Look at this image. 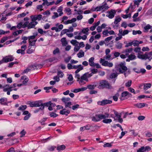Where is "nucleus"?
Instances as JSON below:
<instances>
[{"mask_svg":"<svg viewBox=\"0 0 152 152\" xmlns=\"http://www.w3.org/2000/svg\"><path fill=\"white\" fill-rule=\"evenodd\" d=\"M53 14L54 15L52 16V18L53 19H54L59 16V15H58V14L56 12H55L53 13Z\"/></svg>","mask_w":152,"mask_h":152,"instance_id":"obj_54","label":"nucleus"},{"mask_svg":"<svg viewBox=\"0 0 152 152\" xmlns=\"http://www.w3.org/2000/svg\"><path fill=\"white\" fill-rule=\"evenodd\" d=\"M89 30V29L88 27L84 28L82 30V32L83 33L86 34H88V32Z\"/></svg>","mask_w":152,"mask_h":152,"instance_id":"obj_37","label":"nucleus"},{"mask_svg":"<svg viewBox=\"0 0 152 152\" xmlns=\"http://www.w3.org/2000/svg\"><path fill=\"white\" fill-rule=\"evenodd\" d=\"M23 31V30H19L16 31H15L13 33V34L14 36L17 35L18 34L21 33Z\"/></svg>","mask_w":152,"mask_h":152,"instance_id":"obj_43","label":"nucleus"},{"mask_svg":"<svg viewBox=\"0 0 152 152\" xmlns=\"http://www.w3.org/2000/svg\"><path fill=\"white\" fill-rule=\"evenodd\" d=\"M70 43L74 45H77L79 43L76 40L72 39L70 41Z\"/></svg>","mask_w":152,"mask_h":152,"instance_id":"obj_35","label":"nucleus"},{"mask_svg":"<svg viewBox=\"0 0 152 152\" xmlns=\"http://www.w3.org/2000/svg\"><path fill=\"white\" fill-rule=\"evenodd\" d=\"M21 79L23 80L22 83L23 85H26L28 81V78L25 76H23L21 77Z\"/></svg>","mask_w":152,"mask_h":152,"instance_id":"obj_19","label":"nucleus"},{"mask_svg":"<svg viewBox=\"0 0 152 152\" xmlns=\"http://www.w3.org/2000/svg\"><path fill=\"white\" fill-rule=\"evenodd\" d=\"M79 66H80L79 67V68L77 69L75 71V73H77L80 70L83 69V66H82V65L81 64H80Z\"/></svg>","mask_w":152,"mask_h":152,"instance_id":"obj_40","label":"nucleus"},{"mask_svg":"<svg viewBox=\"0 0 152 152\" xmlns=\"http://www.w3.org/2000/svg\"><path fill=\"white\" fill-rule=\"evenodd\" d=\"M37 23V22L34 21L32 20L29 23L28 21H26L23 24L24 27H27L28 28H34L35 27V25Z\"/></svg>","mask_w":152,"mask_h":152,"instance_id":"obj_3","label":"nucleus"},{"mask_svg":"<svg viewBox=\"0 0 152 152\" xmlns=\"http://www.w3.org/2000/svg\"><path fill=\"white\" fill-rule=\"evenodd\" d=\"M112 102L111 100L108 99H105L101 101L98 102V104L100 105H104L107 104H111Z\"/></svg>","mask_w":152,"mask_h":152,"instance_id":"obj_12","label":"nucleus"},{"mask_svg":"<svg viewBox=\"0 0 152 152\" xmlns=\"http://www.w3.org/2000/svg\"><path fill=\"white\" fill-rule=\"evenodd\" d=\"M99 62L102 64V65L104 66H107L108 62L107 61H105L104 59L101 58Z\"/></svg>","mask_w":152,"mask_h":152,"instance_id":"obj_24","label":"nucleus"},{"mask_svg":"<svg viewBox=\"0 0 152 152\" xmlns=\"http://www.w3.org/2000/svg\"><path fill=\"white\" fill-rule=\"evenodd\" d=\"M151 85L150 83H145L144 84L143 88L144 90H146L148 88H150L151 87Z\"/></svg>","mask_w":152,"mask_h":152,"instance_id":"obj_31","label":"nucleus"},{"mask_svg":"<svg viewBox=\"0 0 152 152\" xmlns=\"http://www.w3.org/2000/svg\"><path fill=\"white\" fill-rule=\"evenodd\" d=\"M61 41L62 43V46H66L68 44V42L65 37L62 38L61 39Z\"/></svg>","mask_w":152,"mask_h":152,"instance_id":"obj_27","label":"nucleus"},{"mask_svg":"<svg viewBox=\"0 0 152 152\" xmlns=\"http://www.w3.org/2000/svg\"><path fill=\"white\" fill-rule=\"evenodd\" d=\"M142 33V32L140 30L135 31L133 30L132 31V34L133 35H135L137 34H140Z\"/></svg>","mask_w":152,"mask_h":152,"instance_id":"obj_49","label":"nucleus"},{"mask_svg":"<svg viewBox=\"0 0 152 152\" xmlns=\"http://www.w3.org/2000/svg\"><path fill=\"white\" fill-rule=\"evenodd\" d=\"M87 89V87H83L80 88L75 89L73 91H72L75 93H77L80 91H83L86 90Z\"/></svg>","mask_w":152,"mask_h":152,"instance_id":"obj_17","label":"nucleus"},{"mask_svg":"<svg viewBox=\"0 0 152 152\" xmlns=\"http://www.w3.org/2000/svg\"><path fill=\"white\" fill-rule=\"evenodd\" d=\"M27 108V106L26 105H21L18 108V110H23L26 109Z\"/></svg>","mask_w":152,"mask_h":152,"instance_id":"obj_47","label":"nucleus"},{"mask_svg":"<svg viewBox=\"0 0 152 152\" xmlns=\"http://www.w3.org/2000/svg\"><path fill=\"white\" fill-rule=\"evenodd\" d=\"M118 75L116 73H111L110 77L111 79L114 78L116 77Z\"/></svg>","mask_w":152,"mask_h":152,"instance_id":"obj_44","label":"nucleus"},{"mask_svg":"<svg viewBox=\"0 0 152 152\" xmlns=\"http://www.w3.org/2000/svg\"><path fill=\"white\" fill-rule=\"evenodd\" d=\"M118 71L120 73H123L127 70V67L125 66V63L121 62L118 65Z\"/></svg>","mask_w":152,"mask_h":152,"instance_id":"obj_5","label":"nucleus"},{"mask_svg":"<svg viewBox=\"0 0 152 152\" xmlns=\"http://www.w3.org/2000/svg\"><path fill=\"white\" fill-rule=\"evenodd\" d=\"M60 53L59 49L58 48H56L53 51V53L54 55L59 53Z\"/></svg>","mask_w":152,"mask_h":152,"instance_id":"obj_46","label":"nucleus"},{"mask_svg":"<svg viewBox=\"0 0 152 152\" xmlns=\"http://www.w3.org/2000/svg\"><path fill=\"white\" fill-rule=\"evenodd\" d=\"M118 120V122L120 123H122L123 121L122 118H121V115H119L116 116Z\"/></svg>","mask_w":152,"mask_h":152,"instance_id":"obj_52","label":"nucleus"},{"mask_svg":"<svg viewBox=\"0 0 152 152\" xmlns=\"http://www.w3.org/2000/svg\"><path fill=\"white\" fill-rule=\"evenodd\" d=\"M28 48V49L26 51L27 53L28 54L32 53L35 50V47L29 46Z\"/></svg>","mask_w":152,"mask_h":152,"instance_id":"obj_16","label":"nucleus"},{"mask_svg":"<svg viewBox=\"0 0 152 152\" xmlns=\"http://www.w3.org/2000/svg\"><path fill=\"white\" fill-rule=\"evenodd\" d=\"M66 148V146L64 145H59L57 147V150L58 151H61L64 150Z\"/></svg>","mask_w":152,"mask_h":152,"instance_id":"obj_33","label":"nucleus"},{"mask_svg":"<svg viewBox=\"0 0 152 152\" xmlns=\"http://www.w3.org/2000/svg\"><path fill=\"white\" fill-rule=\"evenodd\" d=\"M141 48L140 47H137L134 49V51L136 53H142V52L140 51Z\"/></svg>","mask_w":152,"mask_h":152,"instance_id":"obj_45","label":"nucleus"},{"mask_svg":"<svg viewBox=\"0 0 152 152\" xmlns=\"http://www.w3.org/2000/svg\"><path fill=\"white\" fill-rule=\"evenodd\" d=\"M14 58L13 56L12 55H8L7 56H5L3 57L1 61L2 62V64L3 63H7L10 61H11L14 60Z\"/></svg>","mask_w":152,"mask_h":152,"instance_id":"obj_6","label":"nucleus"},{"mask_svg":"<svg viewBox=\"0 0 152 152\" xmlns=\"http://www.w3.org/2000/svg\"><path fill=\"white\" fill-rule=\"evenodd\" d=\"M96 86L94 85L89 84L87 85V88L89 89H93L95 88Z\"/></svg>","mask_w":152,"mask_h":152,"instance_id":"obj_42","label":"nucleus"},{"mask_svg":"<svg viewBox=\"0 0 152 152\" xmlns=\"http://www.w3.org/2000/svg\"><path fill=\"white\" fill-rule=\"evenodd\" d=\"M37 33L34 34L33 35L28 36V42L29 43L32 41H34L36 37L37 36Z\"/></svg>","mask_w":152,"mask_h":152,"instance_id":"obj_18","label":"nucleus"},{"mask_svg":"<svg viewBox=\"0 0 152 152\" xmlns=\"http://www.w3.org/2000/svg\"><path fill=\"white\" fill-rule=\"evenodd\" d=\"M63 7L61 6L57 10V12L59 13V16H61L63 14V13L62 12Z\"/></svg>","mask_w":152,"mask_h":152,"instance_id":"obj_32","label":"nucleus"},{"mask_svg":"<svg viewBox=\"0 0 152 152\" xmlns=\"http://www.w3.org/2000/svg\"><path fill=\"white\" fill-rule=\"evenodd\" d=\"M121 20V18L119 16H116L114 21V23L115 25H113V27L114 28H116L118 27V23L120 22Z\"/></svg>","mask_w":152,"mask_h":152,"instance_id":"obj_11","label":"nucleus"},{"mask_svg":"<svg viewBox=\"0 0 152 152\" xmlns=\"http://www.w3.org/2000/svg\"><path fill=\"white\" fill-rule=\"evenodd\" d=\"M1 17H2L0 21L1 22L3 23L7 19V18L6 16L5 15V16H4L3 15H2Z\"/></svg>","mask_w":152,"mask_h":152,"instance_id":"obj_53","label":"nucleus"},{"mask_svg":"<svg viewBox=\"0 0 152 152\" xmlns=\"http://www.w3.org/2000/svg\"><path fill=\"white\" fill-rule=\"evenodd\" d=\"M129 93L127 91H125L121 94V96L122 97H125L127 96Z\"/></svg>","mask_w":152,"mask_h":152,"instance_id":"obj_62","label":"nucleus"},{"mask_svg":"<svg viewBox=\"0 0 152 152\" xmlns=\"http://www.w3.org/2000/svg\"><path fill=\"white\" fill-rule=\"evenodd\" d=\"M8 39V37H4L2 38L0 41V42L1 43H4L5 41L7 40Z\"/></svg>","mask_w":152,"mask_h":152,"instance_id":"obj_56","label":"nucleus"},{"mask_svg":"<svg viewBox=\"0 0 152 152\" xmlns=\"http://www.w3.org/2000/svg\"><path fill=\"white\" fill-rule=\"evenodd\" d=\"M91 127V126L90 125H87L83 127H81L80 128V130L81 131H83L85 130H89Z\"/></svg>","mask_w":152,"mask_h":152,"instance_id":"obj_23","label":"nucleus"},{"mask_svg":"<svg viewBox=\"0 0 152 152\" xmlns=\"http://www.w3.org/2000/svg\"><path fill=\"white\" fill-rule=\"evenodd\" d=\"M111 143H106L103 145V147L104 148L106 147H111L112 146Z\"/></svg>","mask_w":152,"mask_h":152,"instance_id":"obj_64","label":"nucleus"},{"mask_svg":"<svg viewBox=\"0 0 152 152\" xmlns=\"http://www.w3.org/2000/svg\"><path fill=\"white\" fill-rule=\"evenodd\" d=\"M61 99L62 102H64L65 104L66 103H67V102L70 100V99L69 97L65 98L64 97H63Z\"/></svg>","mask_w":152,"mask_h":152,"instance_id":"obj_36","label":"nucleus"},{"mask_svg":"<svg viewBox=\"0 0 152 152\" xmlns=\"http://www.w3.org/2000/svg\"><path fill=\"white\" fill-rule=\"evenodd\" d=\"M142 53H138L137 57L140 59L146 60L147 59L146 56L145 55V53L144 54H141Z\"/></svg>","mask_w":152,"mask_h":152,"instance_id":"obj_21","label":"nucleus"},{"mask_svg":"<svg viewBox=\"0 0 152 152\" xmlns=\"http://www.w3.org/2000/svg\"><path fill=\"white\" fill-rule=\"evenodd\" d=\"M69 110H66L65 108L63 109L62 110H61L60 112V113L62 115H67L69 114L70 113Z\"/></svg>","mask_w":152,"mask_h":152,"instance_id":"obj_14","label":"nucleus"},{"mask_svg":"<svg viewBox=\"0 0 152 152\" xmlns=\"http://www.w3.org/2000/svg\"><path fill=\"white\" fill-rule=\"evenodd\" d=\"M110 114L107 113H105L104 114H97L95 115V116L91 118L92 120L95 122L100 121L103 119L102 122L105 124H109L112 122L111 119H106L110 117Z\"/></svg>","mask_w":152,"mask_h":152,"instance_id":"obj_1","label":"nucleus"},{"mask_svg":"<svg viewBox=\"0 0 152 152\" xmlns=\"http://www.w3.org/2000/svg\"><path fill=\"white\" fill-rule=\"evenodd\" d=\"M94 58L93 57H91L88 60L89 64L91 66L94 67L95 65V63L94 61Z\"/></svg>","mask_w":152,"mask_h":152,"instance_id":"obj_25","label":"nucleus"},{"mask_svg":"<svg viewBox=\"0 0 152 152\" xmlns=\"http://www.w3.org/2000/svg\"><path fill=\"white\" fill-rule=\"evenodd\" d=\"M7 101V99L5 98H0V103L2 104L7 105V103L6 102Z\"/></svg>","mask_w":152,"mask_h":152,"instance_id":"obj_22","label":"nucleus"},{"mask_svg":"<svg viewBox=\"0 0 152 152\" xmlns=\"http://www.w3.org/2000/svg\"><path fill=\"white\" fill-rule=\"evenodd\" d=\"M57 75L59 77H62L64 74L61 71H59L58 72Z\"/></svg>","mask_w":152,"mask_h":152,"instance_id":"obj_48","label":"nucleus"},{"mask_svg":"<svg viewBox=\"0 0 152 152\" xmlns=\"http://www.w3.org/2000/svg\"><path fill=\"white\" fill-rule=\"evenodd\" d=\"M134 106L139 108H141L145 106V104L144 103H138L134 104Z\"/></svg>","mask_w":152,"mask_h":152,"instance_id":"obj_29","label":"nucleus"},{"mask_svg":"<svg viewBox=\"0 0 152 152\" xmlns=\"http://www.w3.org/2000/svg\"><path fill=\"white\" fill-rule=\"evenodd\" d=\"M77 55L79 58L83 57L84 56V52L82 50H80Z\"/></svg>","mask_w":152,"mask_h":152,"instance_id":"obj_30","label":"nucleus"},{"mask_svg":"<svg viewBox=\"0 0 152 152\" xmlns=\"http://www.w3.org/2000/svg\"><path fill=\"white\" fill-rule=\"evenodd\" d=\"M50 115L51 117L55 118L58 116V115L53 112L50 113Z\"/></svg>","mask_w":152,"mask_h":152,"instance_id":"obj_55","label":"nucleus"},{"mask_svg":"<svg viewBox=\"0 0 152 152\" xmlns=\"http://www.w3.org/2000/svg\"><path fill=\"white\" fill-rule=\"evenodd\" d=\"M109 8L106 3H104L102 5L97 7L95 8L94 11H102V12H104Z\"/></svg>","mask_w":152,"mask_h":152,"instance_id":"obj_2","label":"nucleus"},{"mask_svg":"<svg viewBox=\"0 0 152 152\" xmlns=\"http://www.w3.org/2000/svg\"><path fill=\"white\" fill-rule=\"evenodd\" d=\"M37 41V39H35L34 40V41H32L30 42L29 43V46L31 47H35L36 45L35 43Z\"/></svg>","mask_w":152,"mask_h":152,"instance_id":"obj_34","label":"nucleus"},{"mask_svg":"<svg viewBox=\"0 0 152 152\" xmlns=\"http://www.w3.org/2000/svg\"><path fill=\"white\" fill-rule=\"evenodd\" d=\"M17 27L19 29L20 28L22 27H24L23 24L22 22H20L17 25Z\"/></svg>","mask_w":152,"mask_h":152,"instance_id":"obj_59","label":"nucleus"},{"mask_svg":"<svg viewBox=\"0 0 152 152\" xmlns=\"http://www.w3.org/2000/svg\"><path fill=\"white\" fill-rule=\"evenodd\" d=\"M35 105V107H41L42 105V101L41 100H39L34 102Z\"/></svg>","mask_w":152,"mask_h":152,"instance_id":"obj_26","label":"nucleus"},{"mask_svg":"<svg viewBox=\"0 0 152 152\" xmlns=\"http://www.w3.org/2000/svg\"><path fill=\"white\" fill-rule=\"evenodd\" d=\"M92 76V73H89L88 72H86L83 74L80 77L83 80L87 82L88 81V78Z\"/></svg>","mask_w":152,"mask_h":152,"instance_id":"obj_9","label":"nucleus"},{"mask_svg":"<svg viewBox=\"0 0 152 152\" xmlns=\"http://www.w3.org/2000/svg\"><path fill=\"white\" fill-rule=\"evenodd\" d=\"M51 104V101H49L48 102L45 103H42V105L41 107H39V109L41 110H43L45 108V106L49 107Z\"/></svg>","mask_w":152,"mask_h":152,"instance_id":"obj_13","label":"nucleus"},{"mask_svg":"<svg viewBox=\"0 0 152 152\" xmlns=\"http://www.w3.org/2000/svg\"><path fill=\"white\" fill-rule=\"evenodd\" d=\"M145 117L144 116L142 115H140L138 117L137 119L139 121H142L144 120Z\"/></svg>","mask_w":152,"mask_h":152,"instance_id":"obj_60","label":"nucleus"},{"mask_svg":"<svg viewBox=\"0 0 152 152\" xmlns=\"http://www.w3.org/2000/svg\"><path fill=\"white\" fill-rule=\"evenodd\" d=\"M84 80L83 79H82L81 78L78 80V81H77L78 82L79 84L81 86L85 84L86 83L84 81Z\"/></svg>","mask_w":152,"mask_h":152,"instance_id":"obj_38","label":"nucleus"},{"mask_svg":"<svg viewBox=\"0 0 152 152\" xmlns=\"http://www.w3.org/2000/svg\"><path fill=\"white\" fill-rule=\"evenodd\" d=\"M111 87V86L108 83V81L105 80H103L101 82L98 87L99 89L103 88H110Z\"/></svg>","mask_w":152,"mask_h":152,"instance_id":"obj_4","label":"nucleus"},{"mask_svg":"<svg viewBox=\"0 0 152 152\" xmlns=\"http://www.w3.org/2000/svg\"><path fill=\"white\" fill-rule=\"evenodd\" d=\"M15 84L10 85V86L9 87L5 88L3 89V91L4 92H7V94L8 95H10V92L13 91V88H15Z\"/></svg>","mask_w":152,"mask_h":152,"instance_id":"obj_8","label":"nucleus"},{"mask_svg":"<svg viewBox=\"0 0 152 152\" xmlns=\"http://www.w3.org/2000/svg\"><path fill=\"white\" fill-rule=\"evenodd\" d=\"M111 55L110 54H108L106 55V56L104 57V59L109 60L111 57Z\"/></svg>","mask_w":152,"mask_h":152,"instance_id":"obj_58","label":"nucleus"},{"mask_svg":"<svg viewBox=\"0 0 152 152\" xmlns=\"http://www.w3.org/2000/svg\"><path fill=\"white\" fill-rule=\"evenodd\" d=\"M144 28L145 30V32H148V30L151 28V26L149 24L147 25L144 27Z\"/></svg>","mask_w":152,"mask_h":152,"instance_id":"obj_51","label":"nucleus"},{"mask_svg":"<svg viewBox=\"0 0 152 152\" xmlns=\"http://www.w3.org/2000/svg\"><path fill=\"white\" fill-rule=\"evenodd\" d=\"M119 96V95L118 94H115V95L114 96H113V100L115 101H116L118 100V96Z\"/></svg>","mask_w":152,"mask_h":152,"instance_id":"obj_63","label":"nucleus"},{"mask_svg":"<svg viewBox=\"0 0 152 152\" xmlns=\"http://www.w3.org/2000/svg\"><path fill=\"white\" fill-rule=\"evenodd\" d=\"M116 12V11L115 10L111 9L110 10L107 12V14L106 16L110 19H112L114 17Z\"/></svg>","mask_w":152,"mask_h":152,"instance_id":"obj_7","label":"nucleus"},{"mask_svg":"<svg viewBox=\"0 0 152 152\" xmlns=\"http://www.w3.org/2000/svg\"><path fill=\"white\" fill-rule=\"evenodd\" d=\"M113 37L112 36H110L105 39L104 41L105 42V43L109 42L112 39Z\"/></svg>","mask_w":152,"mask_h":152,"instance_id":"obj_41","label":"nucleus"},{"mask_svg":"<svg viewBox=\"0 0 152 152\" xmlns=\"http://www.w3.org/2000/svg\"><path fill=\"white\" fill-rule=\"evenodd\" d=\"M145 55L146 56L147 59H148L149 61L152 59V54L150 51L148 53H145Z\"/></svg>","mask_w":152,"mask_h":152,"instance_id":"obj_20","label":"nucleus"},{"mask_svg":"<svg viewBox=\"0 0 152 152\" xmlns=\"http://www.w3.org/2000/svg\"><path fill=\"white\" fill-rule=\"evenodd\" d=\"M144 147L142 146L137 151V152H144Z\"/></svg>","mask_w":152,"mask_h":152,"instance_id":"obj_61","label":"nucleus"},{"mask_svg":"<svg viewBox=\"0 0 152 152\" xmlns=\"http://www.w3.org/2000/svg\"><path fill=\"white\" fill-rule=\"evenodd\" d=\"M115 46L117 48L121 49L122 48L123 44L120 42H118L115 44Z\"/></svg>","mask_w":152,"mask_h":152,"instance_id":"obj_28","label":"nucleus"},{"mask_svg":"<svg viewBox=\"0 0 152 152\" xmlns=\"http://www.w3.org/2000/svg\"><path fill=\"white\" fill-rule=\"evenodd\" d=\"M16 52L18 54L21 53L22 55L25 54V52L23 51L21 49H19L17 50Z\"/></svg>","mask_w":152,"mask_h":152,"instance_id":"obj_57","label":"nucleus"},{"mask_svg":"<svg viewBox=\"0 0 152 152\" xmlns=\"http://www.w3.org/2000/svg\"><path fill=\"white\" fill-rule=\"evenodd\" d=\"M136 59V56L132 54H131L129 56V57L126 59V61L129 62L130 61H132Z\"/></svg>","mask_w":152,"mask_h":152,"instance_id":"obj_15","label":"nucleus"},{"mask_svg":"<svg viewBox=\"0 0 152 152\" xmlns=\"http://www.w3.org/2000/svg\"><path fill=\"white\" fill-rule=\"evenodd\" d=\"M72 105V103L70 102H67V103H66L65 104V105L66 108L67 107L71 108L72 107L71 106Z\"/></svg>","mask_w":152,"mask_h":152,"instance_id":"obj_39","label":"nucleus"},{"mask_svg":"<svg viewBox=\"0 0 152 152\" xmlns=\"http://www.w3.org/2000/svg\"><path fill=\"white\" fill-rule=\"evenodd\" d=\"M42 18V15L40 14L30 16L31 20L32 21H36L37 20H38V21L40 20Z\"/></svg>","mask_w":152,"mask_h":152,"instance_id":"obj_10","label":"nucleus"},{"mask_svg":"<svg viewBox=\"0 0 152 152\" xmlns=\"http://www.w3.org/2000/svg\"><path fill=\"white\" fill-rule=\"evenodd\" d=\"M133 50V49L132 48H126L124 52L130 53H131L132 51Z\"/></svg>","mask_w":152,"mask_h":152,"instance_id":"obj_50","label":"nucleus"}]
</instances>
